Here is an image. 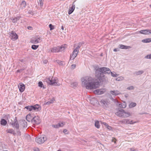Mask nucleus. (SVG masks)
<instances>
[{"label":"nucleus","instance_id":"38","mask_svg":"<svg viewBox=\"0 0 151 151\" xmlns=\"http://www.w3.org/2000/svg\"><path fill=\"white\" fill-rule=\"evenodd\" d=\"M56 62L59 64V65H63V62L62 61H60L58 60H56Z\"/></svg>","mask_w":151,"mask_h":151},{"label":"nucleus","instance_id":"59","mask_svg":"<svg viewBox=\"0 0 151 151\" xmlns=\"http://www.w3.org/2000/svg\"><path fill=\"white\" fill-rule=\"evenodd\" d=\"M125 97H127V96H126V95H125Z\"/></svg>","mask_w":151,"mask_h":151},{"label":"nucleus","instance_id":"50","mask_svg":"<svg viewBox=\"0 0 151 151\" xmlns=\"http://www.w3.org/2000/svg\"><path fill=\"white\" fill-rule=\"evenodd\" d=\"M47 62V60H45L43 61V63L45 64H46Z\"/></svg>","mask_w":151,"mask_h":151},{"label":"nucleus","instance_id":"48","mask_svg":"<svg viewBox=\"0 0 151 151\" xmlns=\"http://www.w3.org/2000/svg\"><path fill=\"white\" fill-rule=\"evenodd\" d=\"M113 50L114 52H117L119 51V50L118 49L115 48Z\"/></svg>","mask_w":151,"mask_h":151},{"label":"nucleus","instance_id":"44","mask_svg":"<svg viewBox=\"0 0 151 151\" xmlns=\"http://www.w3.org/2000/svg\"><path fill=\"white\" fill-rule=\"evenodd\" d=\"M71 67L73 69L75 68L76 67V64H73V65H71Z\"/></svg>","mask_w":151,"mask_h":151},{"label":"nucleus","instance_id":"14","mask_svg":"<svg viewBox=\"0 0 151 151\" xmlns=\"http://www.w3.org/2000/svg\"><path fill=\"white\" fill-rule=\"evenodd\" d=\"M139 32L143 34L150 35L151 34V30L149 29L142 30L139 31Z\"/></svg>","mask_w":151,"mask_h":151},{"label":"nucleus","instance_id":"23","mask_svg":"<svg viewBox=\"0 0 151 151\" xmlns=\"http://www.w3.org/2000/svg\"><path fill=\"white\" fill-rule=\"evenodd\" d=\"M55 99L54 98H52L49 101L47 102H46L45 103V105H50L53 103V102L55 101Z\"/></svg>","mask_w":151,"mask_h":151},{"label":"nucleus","instance_id":"53","mask_svg":"<svg viewBox=\"0 0 151 151\" xmlns=\"http://www.w3.org/2000/svg\"><path fill=\"white\" fill-rule=\"evenodd\" d=\"M67 130L66 129H65L63 130V132L65 133H66V132H67Z\"/></svg>","mask_w":151,"mask_h":151},{"label":"nucleus","instance_id":"52","mask_svg":"<svg viewBox=\"0 0 151 151\" xmlns=\"http://www.w3.org/2000/svg\"><path fill=\"white\" fill-rule=\"evenodd\" d=\"M28 13L29 14H32L33 12L32 11L30 10L28 12Z\"/></svg>","mask_w":151,"mask_h":151},{"label":"nucleus","instance_id":"45","mask_svg":"<svg viewBox=\"0 0 151 151\" xmlns=\"http://www.w3.org/2000/svg\"><path fill=\"white\" fill-rule=\"evenodd\" d=\"M80 46H79L78 45V46L76 47L74 50H76L78 52V49L80 48Z\"/></svg>","mask_w":151,"mask_h":151},{"label":"nucleus","instance_id":"37","mask_svg":"<svg viewBox=\"0 0 151 151\" xmlns=\"http://www.w3.org/2000/svg\"><path fill=\"white\" fill-rule=\"evenodd\" d=\"M38 5L40 6L41 7L43 6V3L42 0H39V1H38Z\"/></svg>","mask_w":151,"mask_h":151},{"label":"nucleus","instance_id":"47","mask_svg":"<svg viewBox=\"0 0 151 151\" xmlns=\"http://www.w3.org/2000/svg\"><path fill=\"white\" fill-rule=\"evenodd\" d=\"M107 129H108L110 130L111 129V127L110 126H109L108 125L106 127Z\"/></svg>","mask_w":151,"mask_h":151},{"label":"nucleus","instance_id":"57","mask_svg":"<svg viewBox=\"0 0 151 151\" xmlns=\"http://www.w3.org/2000/svg\"><path fill=\"white\" fill-rule=\"evenodd\" d=\"M20 70H17L18 72H20Z\"/></svg>","mask_w":151,"mask_h":151},{"label":"nucleus","instance_id":"43","mask_svg":"<svg viewBox=\"0 0 151 151\" xmlns=\"http://www.w3.org/2000/svg\"><path fill=\"white\" fill-rule=\"evenodd\" d=\"M134 88V87L133 86H129L127 87V89L128 90H133Z\"/></svg>","mask_w":151,"mask_h":151},{"label":"nucleus","instance_id":"6","mask_svg":"<svg viewBox=\"0 0 151 151\" xmlns=\"http://www.w3.org/2000/svg\"><path fill=\"white\" fill-rule=\"evenodd\" d=\"M42 41L41 36L37 35L32 38L30 42L32 43L36 44L41 42Z\"/></svg>","mask_w":151,"mask_h":151},{"label":"nucleus","instance_id":"40","mask_svg":"<svg viewBox=\"0 0 151 151\" xmlns=\"http://www.w3.org/2000/svg\"><path fill=\"white\" fill-rule=\"evenodd\" d=\"M49 27L50 28V30H53L54 29V26L52 25L51 24H50L49 25Z\"/></svg>","mask_w":151,"mask_h":151},{"label":"nucleus","instance_id":"55","mask_svg":"<svg viewBox=\"0 0 151 151\" xmlns=\"http://www.w3.org/2000/svg\"><path fill=\"white\" fill-rule=\"evenodd\" d=\"M35 151H39V149L38 148H37V149H36L35 150Z\"/></svg>","mask_w":151,"mask_h":151},{"label":"nucleus","instance_id":"46","mask_svg":"<svg viewBox=\"0 0 151 151\" xmlns=\"http://www.w3.org/2000/svg\"><path fill=\"white\" fill-rule=\"evenodd\" d=\"M83 44V42H80L78 44V45L79 46H80V47H81L82 45Z\"/></svg>","mask_w":151,"mask_h":151},{"label":"nucleus","instance_id":"22","mask_svg":"<svg viewBox=\"0 0 151 151\" xmlns=\"http://www.w3.org/2000/svg\"><path fill=\"white\" fill-rule=\"evenodd\" d=\"M21 18V16H18L15 17L14 18L12 19V22L13 23H15L17 22L18 20H19L20 18Z\"/></svg>","mask_w":151,"mask_h":151},{"label":"nucleus","instance_id":"49","mask_svg":"<svg viewBox=\"0 0 151 151\" xmlns=\"http://www.w3.org/2000/svg\"><path fill=\"white\" fill-rule=\"evenodd\" d=\"M102 124L105 125L106 127H107L108 125V124L105 122H103Z\"/></svg>","mask_w":151,"mask_h":151},{"label":"nucleus","instance_id":"56","mask_svg":"<svg viewBox=\"0 0 151 151\" xmlns=\"http://www.w3.org/2000/svg\"><path fill=\"white\" fill-rule=\"evenodd\" d=\"M61 29H62V30H63L64 29V27H63V26H62V27H61Z\"/></svg>","mask_w":151,"mask_h":151},{"label":"nucleus","instance_id":"25","mask_svg":"<svg viewBox=\"0 0 151 151\" xmlns=\"http://www.w3.org/2000/svg\"><path fill=\"white\" fill-rule=\"evenodd\" d=\"M6 132L8 133H10L13 134H15V133L14 130L12 129H8L6 130Z\"/></svg>","mask_w":151,"mask_h":151},{"label":"nucleus","instance_id":"11","mask_svg":"<svg viewBox=\"0 0 151 151\" xmlns=\"http://www.w3.org/2000/svg\"><path fill=\"white\" fill-rule=\"evenodd\" d=\"M40 121L38 116H35L34 117H33L32 122L33 124H40Z\"/></svg>","mask_w":151,"mask_h":151},{"label":"nucleus","instance_id":"2","mask_svg":"<svg viewBox=\"0 0 151 151\" xmlns=\"http://www.w3.org/2000/svg\"><path fill=\"white\" fill-rule=\"evenodd\" d=\"M82 86L88 89H95L99 85V82L95 81L92 77L89 76L83 77L81 79Z\"/></svg>","mask_w":151,"mask_h":151},{"label":"nucleus","instance_id":"28","mask_svg":"<svg viewBox=\"0 0 151 151\" xmlns=\"http://www.w3.org/2000/svg\"><path fill=\"white\" fill-rule=\"evenodd\" d=\"M78 84V83L77 82H74L71 84L70 86L73 88H75L77 86Z\"/></svg>","mask_w":151,"mask_h":151},{"label":"nucleus","instance_id":"58","mask_svg":"<svg viewBox=\"0 0 151 151\" xmlns=\"http://www.w3.org/2000/svg\"><path fill=\"white\" fill-rule=\"evenodd\" d=\"M57 151H61V150H58Z\"/></svg>","mask_w":151,"mask_h":151},{"label":"nucleus","instance_id":"1","mask_svg":"<svg viewBox=\"0 0 151 151\" xmlns=\"http://www.w3.org/2000/svg\"><path fill=\"white\" fill-rule=\"evenodd\" d=\"M95 76L96 78L100 82H103L106 81L107 79L104 74H109L111 73L112 76L116 77L119 76V74L111 72L110 70L106 67L98 68L95 69Z\"/></svg>","mask_w":151,"mask_h":151},{"label":"nucleus","instance_id":"20","mask_svg":"<svg viewBox=\"0 0 151 151\" xmlns=\"http://www.w3.org/2000/svg\"><path fill=\"white\" fill-rule=\"evenodd\" d=\"M20 123L21 125L24 128H26L27 127V122L25 120H22L21 121Z\"/></svg>","mask_w":151,"mask_h":151},{"label":"nucleus","instance_id":"26","mask_svg":"<svg viewBox=\"0 0 151 151\" xmlns=\"http://www.w3.org/2000/svg\"><path fill=\"white\" fill-rule=\"evenodd\" d=\"M119 106L120 108H124L126 106V104L125 102H123L122 104H119Z\"/></svg>","mask_w":151,"mask_h":151},{"label":"nucleus","instance_id":"7","mask_svg":"<svg viewBox=\"0 0 151 151\" xmlns=\"http://www.w3.org/2000/svg\"><path fill=\"white\" fill-rule=\"evenodd\" d=\"M66 47L62 45L61 47H57L52 48L51 49V51L52 52H58L64 50Z\"/></svg>","mask_w":151,"mask_h":151},{"label":"nucleus","instance_id":"13","mask_svg":"<svg viewBox=\"0 0 151 151\" xmlns=\"http://www.w3.org/2000/svg\"><path fill=\"white\" fill-rule=\"evenodd\" d=\"M78 52L76 50H74L72 55H71L70 60H73L76 57Z\"/></svg>","mask_w":151,"mask_h":151},{"label":"nucleus","instance_id":"36","mask_svg":"<svg viewBox=\"0 0 151 151\" xmlns=\"http://www.w3.org/2000/svg\"><path fill=\"white\" fill-rule=\"evenodd\" d=\"M136 104L135 103L132 102L130 104L129 106L130 108L134 107L136 106Z\"/></svg>","mask_w":151,"mask_h":151},{"label":"nucleus","instance_id":"24","mask_svg":"<svg viewBox=\"0 0 151 151\" xmlns=\"http://www.w3.org/2000/svg\"><path fill=\"white\" fill-rule=\"evenodd\" d=\"M144 73V71L142 70H139L135 71L134 73V74L136 76H138Z\"/></svg>","mask_w":151,"mask_h":151},{"label":"nucleus","instance_id":"33","mask_svg":"<svg viewBox=\"0 0 151 151\" xmlns=\"http://www.w3.org/2000/svg\"><path fill=\"white\" fill-rule=\"evenodd\" d=\"M127 124H132L136 122H133V121L132 120H129L128 119H126Z\"/></svg>","mask_w":151,"mask_h":151},{"label":"nucleus","instance_id":"31","mask_svg":"<svg viewBox=\"0 0 151 151\" xmlns=\"http://www.w3.org/2000/svg\"><path fill=\"white\" fill-rule=\"evenodd\" d=\"M21 5L22 8H25L26 6V2L24 1H22Z\"/></svg>","mask_w":151,"mask_h":151},{"label":"nucleus","instance_id":"51","mask_svg":"<svg viewBox=\"0 0 151 151\" xmlns=\"http://www.w3.org/2000/svg\"><path fill=\"white\" fill-rule=\"evenodd\" d=\"M20 61L22 62H24V59H20Z\"/></svg>","mask_w":151,"mask_h":151},{"label":"nucleus","instance_id":"54","mask_svg":"<svg viewBox=\"0 0 151 151\" xmlns=\"http://www.w3.org/2000/svg\"><path fill=\"white\" fill-rule=\"evenodd\" d=\"M27 28H28V29H31V28H32V27H31L29 26V27H27Z\"/></svg>","mask_w":151,"mask_h":151},{"label":"nucleus","instance_id":"32","mask_svg":"<svg viewBox=\"0 0 151 151\" xmlns=\"http://www.w3.org/2000/svg\"><path fill=\"white\" fill-rule=\"evenodd\" d=\"M124 77L122 76H120L119 77H118L116 78V80L118 81H122L123 80H124Z\"/></svg>","mask_w":151,"mask_h":151},{"label":"nucleus","instance_id":"19","mask_svg":"<svg viewBox=\"0 0 151 151\" xmlns=\"http://www.w3.org/2000/svg\"><path fill=\"white\" fill-rule=\"evenodd\" d=\"M110 93L112 95L115 96H117L120 94V92L118 90L111 91H110Z\"/></svg>","mask_w":151,"mask_h":151},{"label":"nucleus","instance_id":"41","mask_svg":"<svg viewBox=\"0 0 151 151\" xmlns=\"http://www.w3.org/2000/svg\"><path fill=\"white\" fill-rule=\"evenodd\" d=\"M120 122L123 124H127L126 119H124L123 120L120 121Z\"/></svg>","mask_w":151,"mask_h":151},{"label":"nucleus","instance_id":"27","mask_svg":"<svg viewBox=\"0 0 151 151\" xmlns=\"http://www.w3.org/2000/svg\"><path fill=\"white\" fill-rule=\"evenodd\" d=\"M142 42L145 43H149L151 42V38H147L142 40Z\"/></svg>","mask_w":151,"mask_h":151},{"label":"nucleus","instance_id":"34","mask_svg":"<svg viewBox=\"0 0 151 151\" xmlns=\"http://www.w3.org/2000/svg\"><path fill=\"white\" fill-rule=\"evenodd\" d=\"M119 47L122 49H127L128 48L127 46H126L122 45H119Z\"/></svg>","mask_w":151,"mask_h":151},{"label":"nucleus","instance_id":"39","mask_svg":"<svg viewBox=\"0 0 151 151\" xmlns=\"http://www.w3.org/2000/svg\"><path fill=\"white\" fill-rule=\"evenodd\" d=\"M145 58L146 59H151V54L145 56Z\"/></svg>","mask_w":151,"mask_h":151},{"label":"nucleus","instance_id":"16","mask_svg":"<svg viewBox=\"0 0 151 151\" xmlns=\"http://www.w3.org/2000/svg\"><path fill=\"white\" fill-rule=\"evenodd\" d=\"M18 87L20 92H23L24 91L25 86L22 83H19L18 86Z\"/></svg>","mask_w":151,"mask_h":151},{"label":"nucleus","instance_id":"4","mask_svg":"<svg viewBox=\"0 0 151 151\" xmlns=\"http://www.w3.org/2000/svg\"><path fill=\"white\" fill-rule=\"evenodd\" d=\"M115 114L119 117H127L130 115L129 112L125 111L124 110L122 109L118 110L115 113Z\"/></svg>","mask_w":151,"mask_h":151},{"label":"nucleus","instance_id":"15","mask_svg":"<svg viewBox=\"0 0 151 151\" xmlns=\"http://www.w3.org/2000/svg\"><path fill=\"white\" fill-rule=\"evenodd\" d=\"M65 124L64 122H62L61 123H59L57 124H52V126L54 128L57 129L60 127H63Z\"/></svg>","mask_w":151,"mask_h":151},{"label":"nucleus","instance_id":"42","mask_svg":"<svg viewBox=\"0 0 151 151\" xmlns=\"http://www.w3.org/2000/svg\"><path fill=\"white\" fill-rule=\"evenodd\" d=\"M43 85L41 81H39L38 83V86L40 87H42Z\"/></svg>","mask_w":151,"mask_h":151},{"label":"nucleus","instance_id":"29","mask_svg":"<svg viewBox=\"0 0 151 151\" xmlns=\"http://www.w3.org/2000/svg\"><path fill=\"white\" fill-rule=\"evenodd\" d=\"M7 123L6 121L4 119H2L1 121V124L3 125H5Z\"/></svg>","mask_w":151,"mask_h":151},{"label":"nucleus","instance_id":"12","mask_svg":"<svg viewBox=\"0 0 151 151\" xmlns=\"http://www.w3.org/2000/svg\"><path fill=\"white\" fill-rule=\"evenodd\" d=\"M11 38L13 40H15L18 38V36L16 33L14 31H12L10 34Z\"/></svg>","mask_w":151,"mask_h":151},{"label":"nucleus","instance_id":"35","mask_svg":"<svg viewBox=\"0 0 151 151\" xmlns=\"http://www.w3.org/2000/svg\"><path fill=\"white\" fill-rule=\"evenodd\" d=\"M38 47V45H32V46L31 48L32 49L35 50L37 49Z\"/></svg>","mask_w":151,"mask_h":151},{"label":"nucleus","instance_id":"18","mask_svg":"<svg viewBox=\"0 0 151 151\" xmlns=\"http://www.w3.org/2000/svg\"><path fill=\"white\" fill-rule=\"evenodd\" d=\"M75 8V4H74V2H73V3L72 6L70 7L69 9V10L68 12V13L69 14H71L73 12Z\"/></svg>","mask_w":151,"mask_h":151},{"label":"nucleus","instance_id":"9","mask_svg":"<svg viewBox=\"0 0 151 151\" xmlns=\"http://www.w3.org/2000/svg\"><path fill=\"white\" fill-rule=\"evenodd\" d=\"M100 102L104 107L107 108L110 104V101L108 99H106L101 100Z\"/></svg>","mask_w":151,"mask_h":151},{"label":"nucleus","instance_id":"5","mask_svg":"<svg viewBox=\"0 0 151 151\" xmlns=\"http://www.w3.org/2000/svg\"><path fill=\"white\" fill-rule=\"evenodd\" d=\"M29 111L35 110L36 111H40L41 109L40 106L38 104H36L34 106H28L25 107Z\"/></svg>","mask_w":151,"mask_h":151},{"label":"nucleus","instance_id":"17","mask_svg":"<svg viewBox=\"0 0 151 151\" xmlns=\"http://www.w3.org/2000/svg\"><path fill=\"white\" fill-rule=\"evenodd\" d=\"M106 90L105 89H98L94 91L95 93L98 95H101L104 93Z\"/></svg>","mask_w":151,"mask_h":151},{"label":"nucleus","instance_id":"60","mask_svg":"<svg viewBox=\"0 0 151 151\" xmlns=\"http://www.w3.org/2000/svg\"><path fill=\"white\" fill-rule=\"evenodd\" d=\"M150 7L151 8V5H150Z\"/></svg>","mask_w":151,"mask_h":151},{"label":"nucleus","instance_id":"3","mask_svg":"<svg viewBox=\"0 0 151 151\" xmlns=\"http://www.w3.org/2000/svg\"><path fill=\"white\" fill-rule=\"evenodd\" d=\"M46 81L50 85L59 86L60 84L58 82L57 78L52 77L51 78H47L46 79Z\"/></svg>","mask_w":151,"mask_h":151},{"label":"nucleus","instance_id":"8","mask_svg":"<svg viewBox=\"0 0 151 151\" xmlns=\"http://www.w3.org/2000/svg\"><path fill=\"white\" fill-rule=\"evenodd\" d=\"M47 139L45 135L38 136L35 139V141L37 143L41 144L43 143Z\"/></svg>","mask_w":151,"mask_h":151},{"label":"nucleus","instance_id":"21","mask_svg":"<svg viewBox=\"0 0 151 151\" xmlns=\"http://www.w3.org/2000/svg\"><path fill=\"white\" fill-rule=\"evenodd\" d=\"M33 117L31 116L30 114L27 115L26 117V119L27 120L28 122H30L31 121L32 122V120L33 119Z\"/></svg>","mask_w":151,"mask_h":151},{"label":"nucleus","instance_id":"30","mask_svg":"<svg viewBox=\"0 0 151 151\" xmlns=\"http://www.w3.org/2000/svg\"><path fill=\"white\" fill-rule=\"evenodd\" d=\"M95 126L98 129H99L100 128V125L99 124V121H95Z\"/></svg>","mask_w":151,"mask_h":151},{"label":"nucleus","instance_id":"10","mask_svg":"<svg viewBox=\"0 0 151 151\" xmlns=\"http://www.w3.org/2000/svg\"><path fill=\"white\" fill-rule=\"evenodd\" d=\"M12 125L13 127L16 128L17 129V132L18 134L20 135H21V132L19 130V124L16 120H14L13 122L12 123Z\"/></svg>","mask_w":151,"mask_h":151}]
</instances>
